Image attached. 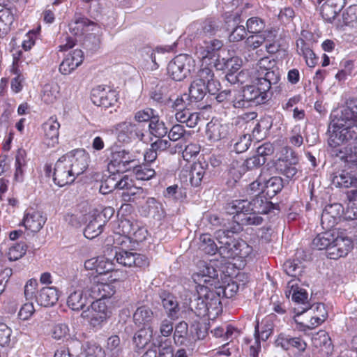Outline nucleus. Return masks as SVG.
I'll return each mask as SVG.
<instances>
[{
    "label": "nucleus",
    "instance_id": "9",
    "mask_svg": "<svg viewBox=\"0 0 357 357\" xmlns=\"http://www.w3.org/2000/svg\"><path fill=\"white\" fill-rule=\"evenodd\" d=\"M114 261L123 266L144 267L149 265V259L141 254L114 248L111 250Z\"/></svg>",
    "mask_w": 357,
    "mask_h": 357
},
{
    "label": "nucleus",
    "instance_id": "3",
    "mask_svg": "<svg viewBox=\"0 0 357 357\" xmlns=\"http://www.w3.org/2000/svg\"><path fill=\"white\" fill-rule=\"evenodd\" d=\"M190 307L200 317H208L215 319L221 312L222 306L219 296L207 287L200 286L197 289V296L190 301Z\"/></svg>",
    "mask_w": 357,
    "mask_h": 357
},
{
    "label": "nucleus",
    "instance_id": "31",
    "mask_svg": "<svg viewBox=\"0 0 357 357\" xmlns=\"http://www.w3.org/2000/svg\"><path fill=\"white\" fill-rule=\"evenodd\" d=\"M153 312L147 305L138 307L133 314V321L138 328L151 327V324L153 319Z\"/></svg>",
    "mask_w": 357,
    "mask_h": 357
},
{
    "label": "nucleus",
    "instance_id": "35",
    "mask_svg": "<svg viewBox=\"0 0 357 357\" xmlns=\"http://www.w3.org/2000/svg\"><path fill=\"white\" fill-rule=\"evenodd\" d=\"M153 336L152 327L141 328L137 331L132 338L135 349L138 351L145 347L151 341Z\"/></svg>",
    "mask_w": 357,
    "mask_h": 357
},
{
    "label": "nucleus",
    "instance_id": "12",
    "mask_svg": "<svg viewBox=\"0 0 357 357\" xmlns=\"http://www.w3.org/2000/svg\"><path fill=\"white\" fill-rule=\"evenodd\" d=\"M76 178L89 166V155L84 149H75L63 155Z\"/></svg>",
    "mask_w": 357,
    "mask_h": 357
},
{
    "label": "nucleus",
    "instance_id": "32",
    "mask_svg": "<svg viewBox=\"0 0 357 357\" xmlns=\"http://www.w3.org/2000/svg\"><path fill=\"white\" fill-rule=\"evenodd\" d=\"M357 26V5H351L343 11L341 18L335 22V26L343 29L344 26L354 27Z\"/></svg>",
    "mask_w": 357,
    "mask_h": 357
},
{
    "label": "nucleus",
    "instance_id": "64",
    "mask_svg": "<svg viewBox=\"0 0 357 357\" xmlns=\"http://www.w3.org/2000/svg\"><path fill=\"white\" fill-rule=\"evenodd\" d=\"M12 329L6 324L0 322V347L6 348L11 346Z\"/></svg>",
    "mask_w": 357,
    "mask_h": 357
},
{
    "label": "nucleus",
    "instance_id": "59",
    "mask_svg": "<svg viewBox=\"0 0 357 357\" xmlns=\"http://www.w3.org/2000/svg\"><path fill=\"white\" fill-rule=\"evenodd\" d=\"M234 246L236 247L237 257L240 258H252L253 255V248L242 239L236 240L234 242Z\"/></svg>",
    "mask_w": 357,
    "mask_h": 357
},
{
    "label": "nucleus",
    "instance_id": "34",
    "mask_svg": "<svg viewBox=\"0 0 357 357\" xmlns=\"http://www.w3.org/2000/svg\"><path fill=\"white\" fill-rule=\"evenodd\" d=\"M296 51L304 58L308 67L314 68L316 66L318 58L304 40L300 38L296 41Z\"/></svg>",
    "mask_w": 357,
    "mask_h": 357
},
{
    "label": "nucleus",
    "instance_id": "60",
    "mask_svg": "<svg viewBox=\"0 0 357 357\" xmlns=\"http://www.w3.org/2000/svg\"><path fill=\"white\" fill-rule=\"evenodd\" d=\"M220 24L221 22L217 18H207L202 24L203 33L208 36L214 35L220 29Z\"/></svg>",
    "mask_w": 357,
    "mask_h": 357
},
{
    "label": "nucleus",
    "instance_id": "33",
    "mask_svg": "<svg viewBox=\"0 0 357 357\" xmlns=\"http://www.w3.org/2000/svg\"><path fill=\"white\" fill-rule=\"evenodd\" d=\"M58 291L53 287H43L36 296L38 305L44 307L54 305L58 301Z\"/></svg>",
    "mask_w": 357,
    "mask_h": 357
},
{
    "label": "nucleus",
    "instance_id": "63",
    "mask_svg": "<svg viewBox=\"0 0 357 357\" xmlns=\"http://www.w3.org/2000/svg\"><path fill=\"white\" fill-rule=\"evenodd\" d=\"M136 221L130 220L129 219H122L118 223V227L115 229L114 231L120 234L130 236L132 231L135 229L137 226Z\"/></svg>",
    "mask_w": 357,
    "mask_h": 357
},
{
    "label": "nucleus",
    "instance_id": "27",
    "mask_svg": "<svg viewBox=\"0 0 357 357\" xmlns=\"http://www.w3.org/2000/svg\"><path fill=\"white\" fill-rule=\"evenodd\" d=\"M87 301L86 292L81 286H72L69 290L67 305L73 310H82Z\"/></svg>",
    "mask_w": 357,
    "mask_h": 357
},
{
    "label": "nucleus",
    "instance_id": "20",
    "mask_svg": "<svg viewBox=\"0 0 357 357\" xmlns=\"http://www.w3.org/2000/svg\"><path fill=\"white\" fill-rule=\"evenodd\" d=\"M321 6V15L324 21L335 25L337 12L346 4L347 0H318Z\"/></svg>",
    "mask_w": 357,
    "mask_h": 357
},
{
    "label": "nucleus",
    "instance_id": "5",
    "mask_svg": "<svg viewBox=\"0 0 357 357\" xmlns=\"http://www.w3.org/2000/svg\"><path fill=\"white\" fill-rule=\"evenodd\" d=\"M272 208V203L264 195H258L249 202L246 199L234 200L227 206V212L229 214L236 213H249L266 214Z\"/></svg>",
    "mask_w": 357,
    "mask_h": 357
},
{
    "label": "nucleus",
    "instance_id": "42",
    "mask_svg": "<svg viewBox=\"0 0 357 357\" xmlns=\"http://www.w3.org/2000/svg\"><path fill=\"white\" fill-rule=\"evenodd\" d=\"M60 94V86L57 83L46 84L43 89L42 99L47 104L54 102Z\"/></svg>",
    "mask_w": 357,
    "mask_h": 357
},
{
    "label": "nucleus",
    "instance_id": "21",
    "mask_svg": "<svg viewBox=\"0 0 357 357\" xmlns=\"http://www.w3.org/2000/svg\"><path fill=\"white\" fill-rule=\"evenodd\" d=\"M84 54L81 50H74L65 55L59 65V70L62 75H70L83 62Z\"/></svg>",
    "mask_w": 357,
    "mask_h": 357
},
{
    "label": "nucleus",
    "instance_id": "7",
    "mask_svg": "<svg viewBox=\"0 0 357 357\" xmlns=\"http://www.w3.org/2000/svg\"><path fill=\"white\" fill-rule=\"evenodd\" d=\"M115 132L118 140L123 143H130L135 139L146 142L144 137L146 129L139 123L123 121L115 126Z\"/></svg>",
    "mask_w": 357,
    "mask_h": 357
},
{
    "label": "nucleus",
    "instance_id": "25",
    "mask_svg": "<svg viewBox=\"0 0 357 357\" xmlns=\"http://www.w3.org/2000/svg\"><path fill=\"white\" fill-rule=\"evenodd\" d=\"M234 131V128L232 124H222L216 121H211L207 124L206 134L212 142H218L227 138Z\"/></svg>",
    "mask_w": 357,
    "mask_h": 357
},
{
    "label": "nucleus",
    "instance_id": "10",
    "mask_svg": "<svg viewBox=\"0 0 357 357\" xmlns=\"http://www.w3.org/2000/svg\"><path fill=\"white\" fill-rule=\"evenodd\" d=\"M334 241L328 251V257L337 259L345 257L353 248V243L344 232L334 231Z\"/></svg>",
    "mask_w": 357,
    "mask_h": 357
},
{
    "label": "nucleus",
    "instance_id": "58",
    "mask_svg": "<svg viewBox=\"0 0 357 357\" xmlns=\"http://www.w3.org/2000/svg\"><path fill=\"white\" fill-rule=\"evenodd\" d=\"M26 246L24 243H13L8 248L7 256L10 261H16L26 253Z\"/></svg>",
    "mask_w": 357,
    "mask_h": 357
},
{
    "label": "nucleus",
    "instance_id": "23",
    "mask_svg": "<svg viewBox=\"0 0 357 357\" xmlns=\"http://www.w3.org/2000/svg\"><path fill=\"white\" fill-rule=\"evenodd\" d=\"M215 66V63L211 65H202L201 62V66L197 74V78L195 79L206 83L208 86V91L210 93H215L220 89V82L214 77L213 72V67Z\"/></svg>",
    "mask_w": 357,
    "mask_h": 357
},
{
    "label": "nucleus",
    "instance_id": "14",
    "mask_svg": "<svg viewBox=\"0 0 357 357\" xmlns=\"http://www.w3.org/2000/svg\"><path fill=\"white\" fill-rule=\"evenodd\" d=\"M222 46V43L217 39L205 41L200 45L196 52L197 57L202 62V65H212L217 61L218 51Z\"/></svg>",
    "mask_w": 357,
    "mask_h": 357
},
{
    "label": "nucleus",
    "instance_id": "43",
    "mask_svg": "<svg viewBox=\"0 0 357 357\" xmlns=\"http://www.w3.org/2000/svg\"><path fill=\"white\" fill-rule=\"evenodd\" d=\"M356 181L357 179L354 175L344 171L334 176L332 179V183L335 186L346 188L351 187L356 183Z\"/></svg>",
    "mask_w": 357,
    "mask_h": 357
},
{
    "label": "nucleus",
    "instance_id": "29",
    "mask_svg": "<svg viewBox=\"0 0 357 357\" xmlns=\"http://www.w3.org/2000/svg\"><path fill=\"white\" fill-rule=\"evenodd\" d=\"M312 342L318 349L319 357H329L332 354L333 346L329 335L326 331H319L312 338Z\"/></svg>",
    "mask_w": 357,
    "mask_h": 357
},
{
    "label": "nucleus",
    "instance_id": "54",
    "mask_svg": "<svg viewBox=\"0 0 357 357\" xmlns=\"http://www.w3.org/2000/svg\"><path fill=\"white\" fill-rule=\"evenodd\" d=\"M51 335L54 340H64L65 339L70 337V328L66 324H56L51 329Z\"/></svg>",
    "mask_w": 357,
    "mask_h": 357
},
{
    "label": "nucleus",
    "instance_id": "52",
    "mask_svg": "<svg viewBox=\"0 0 357 357\" xmlns=\"http://www.w3.org/2000/svg\"><path fill=\"white\" fill-rule=\"evenodd\" d=\"M162 303L171 319L177 317V312L179 310L178 304L172 295L168 294L166 297L162 298Z\"/></svg>",
    "mask_w": 357,
    "mask_h": 357
},
{
    "label": "nucleus",
    "instance_id": "39",
    "mask_svg": "<svg viewBox=\"0 0 357 357\" xmlns=\"http://www.w3.org/2000/svg\"><path fill=\"white\" fill-rule=\"evenodd\" d=\"M334 231L319 234L312 241V246L317 250H326V253L334 241Z\"/></svg>",
    "mask_w": 357,
    "mask_h": 357
},
{
    "label": "nucleus",
    "instance_id": "46",
    "mask_svg": "<svg viewBox=\"0 0 357 357\" xmlns=\"http://www.w3.org/2000/svg\"><path fill=\"white\" fill-rule=\"evenodd\" d=\"M146 194L142 188L135 185L130 188L126 191H123L121 194L122 199L124 202H140L141 199L146 198Z\"/></svg>",
    "mask_w": 357,
    "mask_h": 357
},
{
    "label": "nucleus",
    "instance_id": "62",
    "mask_svg": "<svg viewBox=\"0 0 357 357\" xmlns=\"http://www.w3.org/2000/svg\"><path fill=\"white\" fill-rule=\"evenodd\" d=\"M188 324L184 321H181L176 326L174 340L176 344L182 345L185 343L188 334Z\"/></svg>",
    "mask_w": 357,
    "mask_h": 357
},
{
    "label": "nucleus",
    "instance_id": "49",
    "mask_svg": "<svg viewBox=\"0 0 357 357\" xmlns=\"http://www.w3.org/2000/svg\"><path fill=\"white\" fill-rule=\"evenodd\" d=\"M294 321L298 326V328L301 331H305L307 329H313L324 321V315L318 317L313 314L310 317V319L307 321H300L299 317H294Z\"/></svg>",
    "mask_w": 357,
    "mask_h": 357
},
{
    "label": "nucleus",
    "instance_id": "17",
    "mask_svg": "<svg viewBox=\"0 0 357 357\" xmlns=\"http://www.w3.org/2000/svg\"><path fill=\"white\" fill-rule=\"evenodd\" d=\"M84 219L89 221L84 231L86 238L92 239L102 232L105 221L102 218V215L96 209L90 208L89 213L85 215Z\"/></svg>",
    "mask_w": 357,
    "mask_h": 357
},
{
    "label": "nucleus",
    "instance_id": "56",
    "mask_svg": "<svg viewBox=\"0 0 357 357\" xmlns=\"http://www.w3.org/2000/svg\"><path fill=\"white\" fill-rule=\"evenodd\" d=\"M247 31L250 33H261L266 26L265 21L259 17H250L246 22Z\"/></svg>",
    "mask_w": 357,
    "mask_h": 357
},
{
    "label": "nucleus",
    "instance_id": "1",
    "mask_svg": "<svg viewBox=\"0 0 357 357\" xmlns=\"http://www.w3.org/2000/svg\"><path fill=\"white\" fill-rule=\"evenodd\" d=\"M328 139L330 146L345 145L336 154L342 160L357 166V101L350 100L346 106L333 111Z\"/></svg>",
    "mask_w": 357,
    "mask_h": 357
},
{
    "label": "nucleus",
    "instance_id": "47",
    "mask_svg": "<svg viewBox=\"0 0 357 357\" xmlns=\"http://www.w3.org/2000/svg\"><path fill=\"white\" fill-rule=\"evenodd\" d=\"M14 21L12 12L7 8L0 10V37H3Z\"/></svg>",
    "mask_w": 357,
    "mask_h": 357
},
{
    "label": "nucleus",
    "instance_id": "19",
    "mask_svg": "<svg viewBox=\"0 0 357 357\" xmlns=\"http://www.w3.org/2000/svg\"><path fill=\"white\" fill-rule=\"evenodd\" d=\"M198 271L195 275V280L203 281L206 284L213 285V281L217 279L220 266L215 260L209 261H202L197 264Z\"/></svg>",
    "mask_w": 357,
    "mask_h": 357
},
{
    "label": "nucleus",
    "instance_id": "48",
    "mask_svg": "<svg viewBox=\"0 0 357 357\" xmlns=\"http://www.w3.org/2000/svg\"><path fill=\"white\" fill-rule=\"evenodd\" d=\"M82 354L85 356L105 357V352L102 347L94 341L86 342L82 345Z\"/></svg>",
    "mask_w": 357,
    "mask_h": 357
},
{
    "label": "nucleus",
    "instance_id": "50",
    "mask_svg": "<svg viewBox=\"0 0 357 357\" xmlns=\"http://www.w3.org/2000/svg\"><path fill=\"white\" fill-rule=\"evenodd\" d=\"M205 170L200 162H195L190 172V182L192 186L197 187L200 185Z\"/></svg>",
    "mask_w": 357,
    "mask_h": 357
},
{
    "label": "nucleus",
    "instance_id": "11",
    "mask_svg": "<svg viewBox=\"0 0 357 357\" xmlns=\"http://www.w3.org/2000/svg\"><path fill=\"white\" fill-rule=\"evenodd\" d=\"M109 313L105 301L98 299L82 312V317L87 319L93 326H97L107 319L109 316Z\"/></svg>",
    "mask_w": 357,
    "mask_h": 357
},
{
    "label": "nucleus",
    "instance_id": "24",
    "mask_svg": "<svg viewBox=\"0 0 357 357\" xmlns=\"http://www.w3.org/2000/svg\"><path fill=\"white\" fill-rule=\"evenodd\" d=\"M91 99L98 107H109L116 102V93L98 86L91 91Z\"/></svg>",
    "mask_w": 357,
    "mask_h": 357
},
{
    "label": "nucleus",
    "instance_id": "38",
    "mask_svg": "<svg viewBox=\"0 0 357 357\" xmlns=\"http://www.w3.org/2000/svg\"><path fill=\"white\" fill-rule=\"evenodd\" d=\"M208 86L205 82L195 79L189 87V94L188 95L190 101H200L206 95Z\"/></svg>",
    "mask_w": 357,
    "mask_h": 357
},
{
    "label": "nucleus",
    "instance_id": "36",
    "mask_svg": "<svg viewBox=\"0 0 357 357\" xmlns=\"http://www.w3.org/2000/svg\"><path fill=\"white\" fill-rule=\"evenodd\" d=\"M104 350L105 356L107 355L109 357H122L123 349L120 337L118 335L108 337Z\"/></svg>",
    "mask_w": 357,
    "mask_h": 357
},
{
    "label": "nucleus",
    "instance_id": "51",
    "mask_svg": "<svg viewBox=\"0 0 357 357\" xmlns=\"http://www.w3.org/2000/svg\"><path fill=\"white\" fill-rule=\"evenodd\" d=\"M233 151L237 153L245 152L251 144L250 135L242 134L236 139H232Z\"/></svg>",
    "mask_w": 357,
    "mask_h": 357
},
{
    "label": "nucleus",
    "instance_id": "45",
    "mask_svg": "<svg viewBox=\"0 0 357 357\" xmlns=\"http://www.w3.org/2000/svg\"><path fill=\"white\" fill-rule=\"evenodd\" d=\"M199 249L205 254L213 255L218 251V246L210 234H204L199 237Z\"/></svg>",
    "mask_w": 357,
    "mask_h": 357
},
{
    "label": "nucleus",
    "instance_id": "26",
    "mask_svg": "<svg viewBox=\"0 0 357 357\" xmlns=\"http://www.w3.org/2000/svg\"><path fill=\"white\" fill-rule=\"evenodd\" d=\"M275 344L284 350L295 349L299 352H303L306 349L307 344L299 337H291L285 333H280L275 340Z\"/></svg>",
    "mask_w": 357,
    "mask_h": 357
},
{
    "label": "nucleus",
    "instance_id": "16",
    "mask_svg": "<svg viewBox=\"0 0 357 357\" xmlns=\"http://www.w3.org/2000/svg\"><path fill=\"white\" fill-rule=\"evenodd\" d=\"M135 165H136L135 157L128 151L119 149L112 152L109 169H111L113 167L117 172H124Z\"/></svg>",
    "mask_w": 357,
    "mask_h": 357
},
{
    "label": "nucleus",
    "instance_id": "6",
    "mask_svg": "<svg viewBox=\"0 0 357 357\" xmlns=\"http://www.w3.org/2000/svg\"><path fill=\"white\" fill-rule=\"evenodd\" d=\"M195 61L188 54H179L174 57L167 66L169 75L175 81H181L195 70Z\"/></svg>",
    "mask_w": 357,
    "mask_h": 357
},
{
    "label": "nucleus",
    "instance_id": "13",
    "mask_svg": "<svg viewBox=\"0 0 357 357\" xmlns=\"http://www.w3.org/2000/svg\"><path fill=\"white\" fill-rule=\"evenodd\" d=\"M298 162L296 153L291 149H285V155L279 158L275 162L276 169L288 178H296Z\"/></svg>",
    "mask_w": 357,
    "mask_h": 357
},
{
    "label": "nucleus",
    "instance_id": "4",
    "mask_svg": "<svg viewBox=\"0 0 357 357\" xmlns=\"http://www.w3.org/2000/svg\"><path fill=\"white\" fill-rule=\"evenodd\" d=\"M276 318V315L271 313L266 316L261 321L259 319L257 320L254 340H246L247 344H250V354L252 357H257L261 349L260 341H266L273 334Z\"/></svg>",
    "mask_w": 357,
    "mask_h": 357
},
{
    "label": "nucleus",
    "instance_id": "18",
    "mask_svg": "<svg viewBox=\"0 0 357 357\" xmlns=\"http://www.w3.org/2000/svg\"><path fill=\"white\" fill-rule=\"evenodd\" d=\"M229 230H218L215 233V237L221 245L218 250L220 257L225 259H234L237 257L236 247L234 246L232 236Z\"/></svg>",
    "mask_w": 357,
    "mask_h": 357
},
{
    "label": "nucleus",
    "instance_id": "30",
    "mask_svg": "<svg viewBox=\"0 0 357 357\" xmlns=\"http://www.w3.org/2000/svg\"><path fill=\"white\" fill-rule=\"evenodd\" d=\"M89 296L96 300L111 297L115 293V287L109 282H93L87 287Z\"/></svg>",
    "mask_w": 357,
    "mask_h": 357
},
{
    "label": "nucleus",
    "instance_id": "41",
    "mask_svg": "<svg viewBox=\"0 0 357 357\" xmlns=\"http://www.w3.org/2000/svg\"><path fill=\"white\" fill-rule=\"evenodd\" d=\"M175 117L178 122L185 123L189 128H195L199 120L198 113L191 112L188 109H183L176 112Z\"/></svg>",
    "mask_w": 357,
    "mask_h": 357
},
{
    "label": "nucleus",
    "instance_id": "61",
    "mask_svg": "<svg viewBox=\"0 0 357 357\" xmlns=\"http://www.w3.org/2000/svg\"><path fill=\"white\" fill-rule=\"evenodd\" d=\"M243 91L231 90V95L230 98V102L232 103L235 108H245L250 106L248 100L244 96Z\"/></svg>",
    "mask_w": 357,
    "mask_h": 357
},
{
    "label": "nucleus",
    "instance_id": "53",
    "mask_svg": "<svg viewBox=\"0 0 357 357\" xmlns=\"http://www.w3.org/2000/svg\"><path fill=\"white\" fill-rule=\"evenodd\" d=\"M26 151L24 149H18L15 155V178L18 181H22L23 167L26 165Z\"/></svg>",
    "mask_w": 357,
    "mask_h": 357
},
{
    "label": "nucleus",
    "instance_id": "55",
    "mask_svg": "<svg viewBox=\"0 0 357 357\" xmlns=\"http://www.w3.org/2000/svg\"><path fill=\"white\" fill-rule=\"evenodd\" d=\"M94 23L87 18L78 17L70 24V29L75 35L82 34L89 26H93Z\"/></svg>",
    "mask_w": 357,
    "mask_h": 357
},
{
    "label": "nucleus",
    "instance_id": "2",
    "mask_svg": "<svg viewBox=\"0 0 357 357\" xmlns=\"http://www.w3.org/2000/svg\"><path fill=\"white\" fill-rule=\"evenodd\" d=\"M273 62L268 57L261 58L252 70H242L237 75L230 73L227 75V79L231 83L236 82L241 84L250 81L252 84L245 86L243 91L244 98L256 105L264 103L267 99V93L271 85H275L280 80L278 70H272Z\"/></svg>",
    "mask_w": 357,
    "mask_h": 357
},
{
    "label": "nucleus",
    "instance_id": "37",
    "mask_svg": "<svg viewBox=\"0 0 357 357\" xmlns=\"http://www.w3.org/2000/svg\"><path fill=\"white\" fill-rule=\"evenodd\" d=\"M282 188V178L278 176H273L268 180L263 178V186L261 193L272 197L279 192Z\"/></svg>",
    "mask_w": 357,
    "mask_h": 357
},
{
    "label": "nucleus",
    "instance_id": "15",
    "mask_svg": "<svg viewBox=\"0 0 357 357\" xmlns=\"http://www.w3.org/2000/svg\"><path fill=\"white\" fill-rule=\"evenodd\" d=\"M76 178L66 158L61 156L55 163L53 180L56 185L63 187L72 183Z\"/></svg>",
    "mask_w": 357,
    "mask_h": 357
},
{
    "label": "nucleus",
    "instance_id": "57",
    "mask_svg": "<svg viewBox=\"0 0 357 357\" xmlns=\"http://www.w3.org/2000/svg\"><path fill=\"white\" fill-rule=\"evenodd\" d=\"M150 133L158 137H162L167 133V128L162 121H160L155 118L152 119L149 124Z\"/></svg>",
    "mask_w": 357,
    "mask_h": 357
},
{
    "label": "nucleus",
    "instance_id": "22",
    "mask_svg": "<svg viewBox=\"0 0 357 357\" xmlns=\"http://www.w3.org/2000/svg\"><path fill=\"white\" fill-rule=\"evenodd\" d=\"M59 128L60 123L54 117H50L43 124V142L48 147H54L59 143Z\"/></svg>",
    "mask_w": 357,
    "mask_h": 357
},
{
    "label": "nucleus",
    "instance_id": "28",
    "mask_svg": "<svg viewBox=\"0 0 357 357\" xmlns=\"http://www.w3.org/2000/svg\"><path fill=\"white\" fill-rule=\"evenodd\" d=\"M46 218L38 211L28 210L25 212L22 225L32 232L39 231L46 222Z\"/></svg>",
    "mask_w": 357,
    "mask_h": 357
},
{
    "label": "nucleus",
    "instance_id": "44",
    "mask_svg": "<svg viewBox=\"0 0 357 357\" xmlns=\"http://www.w3.org/2000/svg\"><path fill=\"white\" fill-rule=\"evenodd\" d=\"M266 162V158L260 155H254L245 160L240 166L238 170V175L235 176L236 178H239L246 170L258 167Z\"/></svg>",
    "mask_w": 357,
    "mask_h": 357
},
{
    "label": "nucleus",
    "instance_id": "40",
    "mask_svg": "<svg viewBox=\"0 0 357 357\" xmlns=\"http://www.w3.org/2000/svg\"><path fill=\"white\" fill-rule=\"evenodd\" d=\"M259 213L254 212H245L234 213L235 221L243 225H259L263 222V218L259 215Z\"/></svg>",
    "mask_w": 357,
    "mask_h": 357
},
{
    "label": "nucleus",
    "instance_id": "8",
    "mask_svg": "<svg viewBox=\"0 0 357 357\" xmlns=\"http://www.w3.org/2000/svg\"><path fill=\"white\" fill-rule=\"evenodd\" d=\"M286 296L291 300L297 305H301L297 308H294L296 315L294 317H300L303 313L311 308L308 302V294L305 289L301 288L295 282L291 280L288 282L285 290Z\"/></svg>",
    "mask_w": 357,
    "mask_h": 357
}]
</instances>
